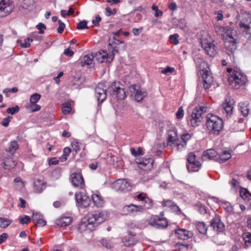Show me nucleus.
<instances>
[{"mask_svg":"<svg viewBox=\"0 0 251 251\" xmlns=\"http://www.w3.org/2000/svg\"><path fill=\"white\" fill-rule=\"evenodd\" d=\"M214 28L215 32L218 35H221L223 40L233 34V29L228 26H223L216 25L214 26Z\"/></svg>","mask_w":251,"mask_h":251,"instance_id":"dca6fc26","label":"nucleus"},{"mask_svg":"<svg viewBox=\"0 0 251 251\" xmlns=\"http://www.w3.org/2000/svg\"><path fill=\"white\" fill-rule=\"evenodd\" d=\"M178 35L175 34L174 35H171L169 37L170 42L174 45H177L178 44V40L177 39Z\"/></svg>","mask_w":251,"mask_h":251,"instance_id":"8fccbe9b","label":"nucleus"},{"mask_svg":"<svg viewBox=\"0 0 251 251\" xmlns=\"http://www.w3.org/2000/svg\"><path fill=\"white\" fill-rule=\"evenodd\" d=\"M14 7L12 0H0V13L2 16L9 14Z\"/></svg>","mask_w":251,"mask_h":251,"instance_id":"4468645a","label":"nucleus"},{"mask_svg":"<svg viewBox=\"0 0 251 251\" xmlns=\"http://www.w3.org/2000/svg\"><path fill=\"white\" fill-rule=\"evenodd\" d=\"M154 223L157 228H163L168 226V222L164 218H157L155 219Z\"/></svg>","mask_w":251,"mask_h":251,"instance_id":"c85d7f7f","label":"nucleus"},{"mask_svg":"<svg viewBox=\"0 0 251 251\" xmlns=\"http://www.w3.org/2000/svg\"><path fill=\"white\" fill-rule=\"evenodd\" d=\"M113 187L117 191H127L130 189V184L126 179H119L114 183Z\"/></svg>","mask_w":251,"mask_h":251,"instance_id":"a211bd4d","label":"nucleus"},{"mask_svg":"<svg viewBox=\"0 0 251 251\" xmlns=\"http://www.w3.org/2000/svg\"><path fill=\"white\" fill-rule=\"evenodd\" d=\"M191 138V135L188 133H185L182 134L181 135V140L182 142L186 143L187 144V142L189 141Z\"/></svg>","mask_w":251,"mask_h":251,"instance_id":"3c124183","label":"nucleus"},{"mask_svg":"<svg viewBox=\"0 0 251 251\" xmlns=\"http://www.w3.org/2000/svg\"><path fill=\"white\" fill-rule=\"evenodd\" d=\"M41 95L39 94L35 93L30 97V102L31 104H35L40 100Z\"/></svg>","mask_w":251,"mask_h":251,"instance_id":"c03bdc74","label":"nucleus"},{"mask_svg":"<svg viewBox=\"0 0 251 251\" xmlns=\"http://www.w3.org/2000/svg\"><path fill=\"white\" fill-rule=\"evenodd\" d=\"M206 126L212 133L219 134L223 126V120L219 117L208 114L206 116Z\"/></svg>","mask_w":251,"mask_h":251,"instance_id":"7ed1b4c3","label":"nucleus"},{"mask_svg":"<svg viewBox=\"0 0 251 251\" xmlns=\"http://www.w3.org/2000/svg\"><path fill=\"white\" fill-rule=\"evenodd\" d=\"M213 40L210 37L201 38V44L206 53L210 56H213L216 54L215 46L213 44Z\"/></svg>","mask_w":251,"mask_h":251,"instance_id":"423d86ee","label":"nucleus"},{"mask_svg":"<svg viewBox=\"0 0 251 251\" xmlns=\"http://www.w3.org/2000/svg\"><path fill=\"white\" fill-rule=\"evenodd\" d=\"M239 110L244 117H247L249 114V108L246 103L241 102L239 103Z\"/></svg>","mask_w":251,"mask_h":251,"instance_id":"e433bc0d","label":"nucleus"},{"mask_svg":"<svg viewBox=\"0 0 251 251\" xmlns=\"http://www.w3.org/2000/svg\"><path fill=\"white\" fill-rule=\"evenodd\" d=\"M59 27L57 28V32L58 33H62L65 27V25L61 20L58 21Z\"/></svg>","mask_w":251,"mask_h":251,"instance_id":"864d4df0","label":"nucleus"},{"mask_svg":"<svg viewBox=\"0 0 251 251\" xmlns=\"http://www.w3.org/2000/svg\"><path fill=\"white\" fill-rule=\"evenodd\" d=\"M120 44H124V47H125V45L123 41L118 39L117 37L115 36H113L111 41H110L108 45L109 51H112V54L109 56V58L111 59V60L113 59L115 53L118 52L119 48L117 47V45Z\"/></svg>","mask_w":251,"mask_h":251,"instance_id":"f8f14e48","label":"nucleus"},{"mask_svg":"<svg viewBox=\"0 0 251 251\" xmlns=\"http://www.w3.org/2000/svg\"><path fill=\"white\" fill-rule=\"evenodd\" d=\"M186 146V144L185 143H183V142H180L179 140L178 139L177 142H176L173 146V148H175L176 147V150L177 151H181L183 149L185 148ZM173 149L174 148H172Z\"/></svg>","mask_w":251,"mask_h":251,"instance_id":"a19ab883","label":"nucleus"},{"mask_svg":"<svg viewBox=\"0 0 251 251\" xmlns=\"http://www.w3.org/2000/svg\"><path fill=\"white\" fill-rule=\"evenodd\" d=\"M47 183L39 179L35 180L34 182V191L36 193H40L46 188Z\"/></svg>","mask_w":251,"mask_h":251,"instance_id":"b1692460","label":"nucleus"},{"mask_svg":"<svg viewBox=\"0 0 251 251\" xmlns=\"http://www.w3.org/2000/svg\"><path fill=\"white\" fill-rule=\"evenodd\" d=\"M15 164L12 162V160L9 159L3 160L1 163V166L5 169H10L13 167Z\"/></svg>","mask_w":251,"mask_h":251,"instance_id":"58836bf2","label":"nucleus"},{"mask_svg":"<svg viewBox=\"0 0 251 251\" xmlns=\"http://www.w3.org/2000/svg\"><path fill=\"white\" fill-rule=\"evenodd\" d=\"M71 180L73 185L75 187L80 189H82L84 187V181L81 174L73 173L71 175Z\"/></svg>","mask_w":251,"mask_h":251,"instance_id":"aec40b11","label":"nucleus"},{"mask_svg":"<svg viewBox=\"0 0 251 251\" xmlns=\"http://www.w3.org/2000/svg\"><path fill=\"white\" fill-rule=\"evenodd\" d=\"M175 233L177 235V237L183 240H187L193 236V233L189 230H187L184 228H178L175 230Z\"/></svg>","mask_w":251,"mask_h":251,"instance_id":"412c9836","label":"nucleus"},{"mask_svg":"<svg viewBox=\"0 0 251 251\" xmlns=\"http://www.w3.org/2000/svg\"><path fill=\"white\" fill-rule=\"evenodd\" d=\"M137 163L141 167H145L147 169H151L153 166V160L151 158L139 159Z\"/></svg>","mask_w":251,"mask_h":251,"instance_id":"393cba45","label":"nucleus"},{"mask_svg":"<svg viewBox=\"0 0 251 251\" xmlns=\"http://www.w3.org/2000/svg\"><path fill=\"white\" fill-rule=\"evenodd\" d=\"M231 157L230 153L228 151H225L223 153L218 156V161L220 163H224L228 160Z\"/></svg>","mask_w":251,"mask_h":251,"instance_id":"c9c22d12","label":"nucleus"},{"mask_svg":"<svg viewBox=\"0 0 251 251\" xmlns=\"http://www.w3.org/2000/svg\"><path fill=\"white\" fill-rule=\"evenodd\" d=\"M210 226L213 229L217 232H223L225 229V225L221 221L220 217L215 215L210 221Z\"/></svg>","mask_w":251,"mask_h":251,"instance_id":"6ab92c4d","label":"nucleus"},{"mask_svg":"<svg viewBox=\"0 0 251 251\" xmlns=\"http://www.w3.org/2000/svg\"><path fill=\"white\" fill-rule=\"evenodd\" d=\"M196 156L193 153H190L187 159L188 164L187 168L189 172H197L200 169L201 164L196 160Z\"/></svg>","mask_w":251,"mask_h":251,"instance_id":"ddd939ff","label":"nucleus"},{"mask_svg":"<svg viewBox=\"0 0 251 251\" xmlns=\"http://www.w3.org/2000/svg\"><path fill=\"white\" fill-rule=\"evenodd\" d=\"M33 40L29 38H27L25 40L24 43H21V47L22 48H28L30 46V43L32 42Z\"/></svg>","mask_w":251,"mask_h":251,"instance_id":"09e8293b","label":"nucleus"},{"mask_svg":"<svg viewBox=\"0 0 251 251\" xmlns=\"http://www.w3.org/2000/svg\"><path fill=\"white\" fill-rule=\"evenodd\" d=\"M75 198L77 205L81 208L88 207L91 202L90 198L82 192L75 193Z\"/></svg>","mask_w":251,"mask_h":251,"instance_id":"9b49d317","label":"nucleus"},{"mask_svg":"<svg viewBox=\"0 0 251 251\" xmlns=\"http://www.w3.org/2000/svg\"><path fill=\"white\" fill-rule=\"evenodd\" d=\"M198 211L201 214H205L207 213V208L204 205H202L201 203H198L196 205Z\"/></svg>","mask_w":251,"mask_h":251,"instance_id":"37998d69","label":"nucleus"},{"mask_svg":"<svg viewBox=\"0 0 251 251\" xmlns=\"http://www.w3.org/2000/svg\"><path fill=\"white\" fill-rule=\"evenodd\" d=\"M224 40L226 52L229 56H233L234 52L236 50L237 46L236 39L234 38L233 34L231 36L227 37Z\"/></svg>","mask_w":251,"mask_h":251,"instance_id":"1a4fd4ad","label":"nucleus"},{"mask_svg":"<svg viewBox=\"0 0 251 251\" xmlns=\"http://www.w3.org/2000/svg\"><path fill=\"white\" fill-rule=\"evenodd\" d=\"M36 28L39 30L38 33L41 34L44 33L43 29L46 28V26L44 24L40 23L36 25Z\"/></svg>","mask_w":251,"mask_h":251,"instance_id":"5fc2aeb1","label":"nucleus"},{"mask_svg":"<svg viewBox=\"0 0 251 251\" xmlns=\"http://www.w3.org/2000/svg\"><path fill=\"white\" fill-rule=\"evenodd\" d=\"M199 73L203 81V87L206 92H208L213 85V76L207 64L202 62L200 64Z\"/></svg>","mask_w":251,"mask_h":251,"instance_id":"f03ea898","label":"nucleus"},{"mask_svg":"<svg viewBox=\"0 0 251 251\" xmlns=\"http://www.w3.org/2000/svg\"><path fill=\"white\" fill-rule=\"evenodd\" d=\"M123 242L126 246L130 247L131 246L134 245L137 243V240L132 237H125L123 239Z\"/></svg>","mask_w":251,"mask_h":251,"instance_id":"f704fd0d","label":"nucleus"},{"mask_svg":"<svg viewBox=\"0 0 251 251\" xmlns=\"http://www.w3.org/2000/svg\"><path fill=\"white\" fill-rule=\"evenodd\" d=\"M30 108L32 112L39 111L41 109V107L39 105L36 104V103L32 104L30 106Z\"/></svg>","mask_w":251,"mask_h":251,"instance_id":"338daca9","label":"nucleus"},{"mask_svg":"<svg viewBox=\"0 0 251 251\" xmlns=\"http://www.w3.org/2000/svg\"><path fill=\"white\" fill-rule=\"evenodd\" d=\"M87 21L83 20L82 21L80 22L77 25V29L78 30L83 29H88V27L87 26Z\"/></svg>","mask_w":251,"mask_h":251,"instance_id":"de8ad7c7","label":"nucleus"},{"mask_svg":"<svg viewBox=\"0 0 251 251\" xmlns=\"http://www.w3.org/2000/svg\"><path fill=\"white\" fill-rule=\"evenodd\" d=\"M129 92L131 96L133 97L135 100L138 102L141 101L147 95L146 91L135 84L129 87Z\"/></svg>","mask_w":251,"mask_h":251,"instance_id":"6e6552de","label":"nucleus"},{"mask_svg":"<svg viewBox=\"0 0 251 251\" xmlns=\"http://www.w3.org/2000/svg\"><path fill=\"white\" fill-rule=\"evenodd\" d=\"M122 211L125 215H134L137 213H142L144 211L143 206L133 204L126 205L123 207Z\"/></svg>","mask_w":251,"mask_h":251,"instance_id":"f3484780","label":"nucleus"},{"mask_svg":"<svg viewBox=\"0 0 251 251\" xmlns=\"http://www.w3.org/2000/svg\"><path fill=\"white\" fill-rule=\"evenodd\" d=\"M31 221V218L28 216H25L24 218H20V222L22 224H27Z\"/></svg>","mask_w":251,"mask_h":251,"instance_id":"bf43d9fd","label":"nucleus"},{"mask_svg":"<svg viewBox=\"0 0 251 251\" xmlns=\"http://www.w3.org/2000/svg\"><path fill=\"white\" fill-rule=\"evenodd\" d=\"M18 148L19 145L18 144V142L16 141H13L11 142L10 147L6 150L10 152H14L18 149Z\"/></svg>","mask_w":251,"mask_h":251,"instance_id":"ea45409f","label":"nucleus"},{"mask_svg":"<svg viewBox=\"0 0 251 251\" xmlns=\"http://www.w3.org/2000/svg\"><path fill=\"white\" fill-rule=\"evenodd\" d=\"M95 58L93 54L85 55L82 60L80 62L82 67H84L85 65H89L92 63V60Z\"/></svg>","mask_w":251,"mask_h":251,"instance_id":"473e14b6","label":"nucleus"},{"mask_svg":"<svg viewBox=\"0 0 251 251\" xmlns=\"http://www.w3.org/2000/svg\"><path fill=\"white\" fill-rule=\"evenodd\" d=\"M43 217V216L39 213L33 212L32 216V221L35 223L40 218Z\"/></svg>","mask_w":251,"mask_h":251,"instance_id":"4d7b16f0","label":"nucleus"},{"mask_svg":"<svg viewBox=\"0 0 251 251\" xmlns=\"http://www.w3.org/2000/svg\"><path fill=\"white\" fill-rule=\"evenodd\" d=\"M240 194L241 197L245 201H248L251 198V193L245 188H241L240 190Z\"/></svg>","mask_w":251,"mask_h":251,"instance_id":"72a5a7b5","label":"nucleus"},{"mask_svg":"<svg viewBox=\"0 0 251 251\" xmlns=\"http://www.w3.org/2000/svg\"><path fill=\"white\" fill-rule=\"evenodd\" d=\"M178 139L175 131H171L169 132L168 134L167 146L170 147L171 148H173L174 144L177 142Z\"/></svg>","mask_w":251,"mask_h":251,"instance_id":"a878e982","label":"nucleus"},{"mask_svg":"<svg viewBox=\"0 0 251 251\" xmlns=\"http://www.w3.org/2000/svg\"><path fill=\"white\" fill-rule=\"evenodd\" d=\"M174 71V68L170 67H167L161 71L162 74H167L168 73H172Z\"/></svg>","mask_w":251,"mask_h":251,"instance_id":"774afa93","label":"nucleus"},{"mask_svg":"<svg viewBox=\"0 0 251 251\" xmlns=\"http://www.w3.org/2000/svg\"><path fill=\"white\" fill-rule=\"evenodd\" d=\"M130 151L131 154L134 156L142 154V150L140 148H138L137 151L135 150V148H131L130 149Z\"/></svg>","mask_w":251,"mask_h":251,"instance_id":"603ef678","label":"nucleus"},{"mask_svg":"<svg viewBox=\"0 0 251 251\" xmlns=\"http://www.w3.org/2000/svg\"><path fill=\"white\" fill-rule=\"evenodd\" d=\"M239 26L243 31L248 32L251 29V15L249 13L242 14L240 15Z\"/></svg>","mask_w":251,"mask_h":251,"instance_id":"9d476101","label":"nucleus"},{"mask_svg":"<svg viewBox=\"0 0 251 251\" xmlns=\"http://www.w3.org/2000/svg\"><path fill=\"white\" fill-rule=\"evenodd\" d=\"M62 111L64 114H68L71 111V104L70 102L64 103L62 104Z\"/></svg>","mask_w":251,"mask_h":251,"instance_id":"79ce46f5","label":"nucleus"},{"mask_svg":"<svg viewBox=\"0 0 251 251\" xmlns=\"http://www.w3.org/2000/svg\"><path fill=\"white\" fill-rule=\"evenodd\" d=\"M101 18L100 15L96 16L95 19L92 20V23L96 26L99 25V23L101 21Z\"/></svg>","mask_w":251,"mask_h":251,"instance_id":"680f3d73","label":"nucleus"},{"mask_svg":"<svg viewBox=\"0 0 251 251\" xmlns=\"http://www.w3.org/2000/svg\"><path fill=\"white\" fill-rule=\"evenodd\" d=\"M219 154L214 150L208 149L203 153L202 158L203 160H214L218 161Z\"/></svg>","mask_w":251,"mask_h":251,"instance_id":"4be33fe9","label":"nucleus"},{"mask_svg":"<svg viewBox=\"0 0 251 251\" xmlns=\"http://www.w3.org/2000/svg\"><path fill=\"white\" fill-rule=\"evenodd\" d=\"M46 224V222L43 219V217L39 219L35 223V225L36 226L38 225L40 226H45Z\"/></svg>","mask_w":251,"mask_h":251,"instance_id":"052dcab7","label":"nucleus"},{"mask_svg":"<svg viewBox=\"0 0 251 251\" xmlns=\"http://www.w3.org/2000/svg\"><path fill=\"white\" fill-rule=\"evenodd\" d=\"M19 111V107L16 105L15 107H10L7 109V112L11 115H14L16 113L18 112Z\"/></svg>","mask_w":251,"mask_h":251,"instance_id":"49530a36","label":"nucleus"},{"mask_svg":"<svg viewBox=\"0 0 251 251\" xmlns=\"http://www.w3.org/2000/svg\"><path fill=\"white\" fill-rule=\"evenodd\" d=\"M108 217L105 211H97L87 219L82 220L79 225V229L81 231H92L100 224L103 223Z\"/></svg>","mask_w":251,"mask_h":251,"instance_id":"f257e3e1","label":"nucleus"},{"mask_svg":"<svg viewBox=\"0 0 251 251\" xmlns=\"http://www.w3.org/2000/svg\"><path fill=\"white\" fill-rule=\"evenodd\" d=\"M107 90L102 83H98L96 87L95 96L99 103L102 102L106 99Z\"/></svg>","mask_w":251,"mask_h":251,"instance_id":"2eb2a0df","label":"nucleus"},{"mask_svg":"<svg viewBox=\"0 0 251 251\" xmlns=\"http://www.w3.org/2000/svg\"><path fill=\"white\" fill-rule=\"evenodd\" d=\"M207 107L204 105H199L195 107L191 114L187 118L188 123L192 126H198L202 119V115L207 112Z\"/></svg>","mask_w":251,"mask_h":251,"instance_id":"20e7f679","label":"nucleus"},{"mask_svg":"<svg viewBox=\"0 0 251 251\" xmlns=\"http://www.w3.org/2000/svg\"><path fill=\"white\" fill-rule=\"evenodd\" d=\"M12 223V221L9 219L0 217V227L6 228Z\"/></svg>","mask_w":251,"mask_h":251,"instance_id":"4c0bfd02","label":"nucleus"},{"mask_svg":"<svg viewBox=\"0 0 251 251\" xmlns=\"http://www.w3.org/2000/svg\"><path fill=\"white\" fill-rule=\"evenodd\" d=\"M10 121V117L9 116L3 120L2 122L1 123V125L5 127H7L8 126Z\"/></svg>","mask_w":251,"mask_h":251,"instance_id":"69168bd1","label":"nucleus"},{"mask_svg":"<svg viewBox=\"0 0 251 251\" xmlns=\"http://www.w3.org/2000/svg\"><path fill=\"white\" fill-rule=\"evenodd\" d=\"M233 100L230 98H227L222 104V106L227 115H231L233 110Z\"/></svg>","mask_w":251,"mask_h":251,"instance_id":"5701e85b","label":"nucleus"},{"mask_svg":"<svg viewBox=\"0 0 251 251\" xmlns=\"http://www.w3.org/2000/svg\"><path fill=\"white\" fill-rule=\"evenodd\" d=\"M230 84L235 89H238L245 84L246 78L240 73L234 71L229 77Z\"/></svg>","mask_w":251,"mask_h":251,"instance_id":"0eeeda50","label":"nucleus"},{"mask_svg":"<svg viewBox=\"0 0 251 251\" xmlns=\"http://www.w3.org/2000/svg\"><path fill=\"white\" fill-rule=\"evenodd\" d=\"M107 90L109 93L115 96L118 100H123L126 97L125 89L120 82H113Z\"/></svg>","mask_w":251,"mask_h":251,"instance_id":"39448f33","label":"nucleus"},{"mask_svg":"<svg viewBox=\"0 0 251 251\" xmlns=\"http://www.w3.org/2000/svg\"><path fill=\"white\" fill-rule=\"evenodd\" d=\"M72 220V219L70 217H63L56 220L55 223L60 226L65 227L71 223Z\"/></svg>","mask_w":251,"mask_h":251,"instance_id":"bb28decb","label":"nucleus"},{"mask_svg":"<svg viewBox=\"0 0 251 251\" xmlns=\"http://www.w3.org/2000/svg\"><path fill=\"white\" fill-rule=\"evenodd\" d=\"M91 199L92 200L94 203L97 207H101L104 203V201L102 197L98 194H93L92 196Z\"/></svg>","mask_w":251,"mask_h":251,"instance_id":"7c9ffc66","label":"nucleus"},{"mask_svg":"<svg viewBox=\"0 0 251 251\" xmlns=\"http://www.w3.org/2000/svg\"><path fill=\"white\" fill-rule=\"evenodd\" d=\"M137 198L141 200L142 201H144L145 204L144 206L146 208H149L151 205V200L146 197V195L144 193L139 194L137 195Z\"/></svg>","mask_w":251,"mask_h":251,"instance_id":"c756f323","label":"nucleus"},{"mask_svg":"<svg viewBox=\"0 0 251 251\" xmlns=\"http://www.w3.org/2000/svg\"><path fill=\"white\" fill-rule=\"evenodd\" d=\"M108 57V56L107 53L106 51H104V50L99 51L96 54L95 56L96 59L100 63L107 62Z\"/></svg>","mask_w":251,"mask_h":251,"instance_id":"cd10ccee","label":"nucleus"},{"mask_svg":"<svg viewBox=\"0 0 251 251\" xmlns=\"http://www.w3.org/2000/svg\"><path fill=\"white\" fill-rule=\"evenodd\" d=\"M178 248L180 250H188L190 245L184 243H178L177 245Z\"/></svg>","mask_w":251,"mask_h":251,"instance_id":"e2e57ef3","label":"nucleus"},{"mask_svg":"<svg viewBox=\"0 0 251 251\" xmlns=\"http://www.w3.org/2000/svg\"><path fill=\"white\" fill-rule=\"evenodd\" d=\"M63 53L67 56L71 57L74 55V52L70 50L69 48H68L64 50Z\"/></svg>","mask_w":251,"mask_h":251,"instance_id":"0e129e2a","label":"nucleus"},{"mask_svg":"<svg viewBox=\"0 0 251 251\" xmlns=\"http://www.w3.org/2000/svg\"><path fill=\"white\" fill-rule=\"evenodd\" d=\"M243 238L245 240L246 246L248 247L251 243V234L249 233H246L243 235Z\"/></svg>","mask_w":251,"mask_h":251,"instance_id":"a18cd8bd","label":"nucleus"},{"mask_svg":"<svg viewBox=\"0 0 251 251\" xmlns=\"http://www.w3.org/2000/svg\"><path fill=\"white\" fill-rule=\"evenodd\" d=\"M101 243L103 247L107 249H110L113 248V245L111 243H109L106 239H101Z\"/></svg>","mask_w":251,"mask_h":251,"instance_id":"6e6d98bb","label":"nucleus"},{"mask_svg":"<svg viewBox=\"0 0 251 251\" xmlns=\"http://www.w3.org/2000/svg\"><path fill=\"white\" fill-rule=\"evenodd\" d=\"M196 227L200 233L205 234L207 233V226L203 222H198L196 223Z\"/></svg>","mask_w":251,"mask_h":251,"instance_id":"2f4dec72","label":"nucleus"},{"mask_svg":"<svg viewBox=\"0 0 251 251\" xmlns=\"http://www.w3.org/2000/svg\"><path fill=\"white\" fill-rule=\"evenodd\" d=\"M176 117L177 119H181L184 116V111L182 107H179L176 113Z\"/></svg>","mask_w":251,"mask_h":251,"instance_id":"13d9d810","label":"nucleus"}]
</instances>
